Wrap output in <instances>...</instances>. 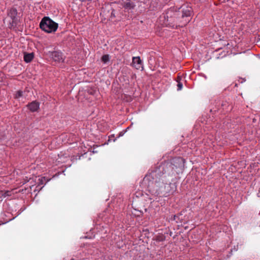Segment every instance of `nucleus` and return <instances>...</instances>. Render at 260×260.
<instances>
[{
    "mask_svg": "<svg viewBox=\"0 0 260 260\" xmlns=\"http://www.w3.org/2000/svg\"><path fill=\"white\" fill-rule=\"evenodd\" d=\"M132 63L136 69L139 70L141 68L142 60L140 57H133Z\"/></svg>",
    "mask_w": 260,
    "mask_h": 260,
    "instance_id": "0eeeda50",
    "label": "nucleus"
},
{
    "mask_svg": "<svg viewBox=\"0 0 260 260\" xmlns=\"http://www.w3.org/2000/svg\"><path fill=\"white\" fill-rule=\"evenodd\" d=\"M23 96V92L21 90L17 91L15 94V99H19Z\"/></svg>",
    "mask_w": 260,
    "mask_h": 260,
    "instance_id": "f8f14e48",
    "label": "nucleus"
},
{
    "mask_svg": "<svg viewBox=\"0 0 260 260\" xmlns=\"http://www.w3.org/2000/svg\"><path fill=\"white\" fill-rule=\"evenodd\" d=\"M50 57L53 61L60 62L63 61L62 53L61 52L55 51L50 53Z\"/></svg>",
    "mask_w": 260,
    "mask_h": 260,
    "instance_id": "7ed1b4c3",
    "label": "nucleus"
},
{
    "mask_svg": "<svg viewBox=\"0 0 260 260\" xmlns=\"http://www.w3.org/2000/svg\"><path fill=\"white\" fill-rule=\"evenodd\" d=\"M122 5L125 9L130 10L134 9L136 6V0H125L122 1Z\"/></svg>",
    "mask_w": 260,
    "mask_h": 260,
    "instance_id": "20e7f679",
    "label": "nucleus"
},
{
    "mask_svg": "<svg viewBox=\"0 0 260 260\" xmlns=\"http://www.w3.org/2000/svg\"><path fill=\"white\" fill-rule=\"evenodd\" d=\"M101 60L104 63H107L109 60V55L108 54L103 55Z\"/></svg>",
    "mask_w": 260,
    "mask_h": 260,
    "instance_id": "ddd939ff",
    "label": "nucleus"
},
{
    "mask_svg": "<svg viewBox=\"0 0 260 260\" xmlns=\"http://www.w3.org/2000/svg\"><path fill=\"white\" fill-rule=\"evenodd\" d=\"M11 19L9 20V27L10 28H14L18 25V17H10Z\"/></svg>",
    "mask_w": 260,
    "mask_h": 260,
    "instance_id": "6e6552de",
    "label": "nucleus"
},
{
    "mask_svg": "<svg viewBox=\"0 0 260 260\" xmlns=\"http://www.w3.org/2000/svg\"><path fill=\"white\" fill-rule=\"evenodd\" d=\"M89 93H90V94H93V92H92V91H89Z\"/></svg>",
    "mask_w": 260,
    "mask_h": 260,
    "instance_id": "f3484780",
    "label": "nucleus"
},
{
    "mask_svg": "<svg viewBox=\"0 0 260 260\" xmlns=\"http://www.w3.org/2000/svg\"><path fill=\"white\" fill-rule=\"evenodd\" d=\"M34 55L32 53H25L24 55V60L26 62H30L34 58Z\"/></svg>",
    "mask_w": 260,
    "mask_h": 260,
    "instance_id": "1a4fd4ad",
    "label": "nucleus"
},
{
    "mask_svg": "<svg viewBox=\"0 0 260 260\" xmlns=\"http://www.w3.org/2000/svg\"><path fill=\"white\" fill-rule=\"evenodd\" d=\"M174 11H175L176 12L177 9L175 8V7H173V8L171 7L170 9V10H169L168 14H169V12H174Z\"/></svg>",
    "mask_w": 260,
    "mask_h": 260,
    "instance_id": "2eb2a0df",
    "label": "nucleus"
},
{
    "mask_svg": "<svg viewBox=\"0 0 260 260\" xmlns=\"http://www.w3.org/2000/svg\"><path fill=\"white\" fill-rule=\"evenodd\" d=\"M179 9H180L182 12L181 16H191L192 14V9L187 5L182 6Z\"/></svg>",
    "mask_w": 260,
    "mask_h": 260,
    "instance_id": "39448f33",
    "label": "nucleus"
},
{
    "mask_svg": "<svg viewBox=\"0 0 260 260\" xmlns=\"http://www.w3.org/2000/svg\"><path fill=\"white\" fill-rule=\"evenodd\" d=\"M17 14L18 13L16 9L12 8L8 12V16H16Z\"/></svg>",
    "mask_w": 260,
    "mask_h": 260,
    "instance_id": "9d476101",
    "label": "nucleus"
},
{
    "mask_svg": "<svg viewBox=\"0 0 260 260\" xmlns=\"http://www.w3.org/2000/svg\"><path fill=\"white\" fill-rule=\"evenodd\" d=\"M176 215H174V220H176Z\"/></svg>",
    "mask_w": 260,
    "mask_h": 260,
    "instance_id": "dca6fc26",
    "label": "nucleus"
},
{
    "mask_svg": "<svg viewBox=\"0 0 260 260\" xmlns=\"http://www.w3.org/2000/svg\"><path fill=\"white\" fill-rule=\"evenodd\" d=\"M176 168V166L169 162L162 164L145 176L143 183L151 193L166 196L176 189L174 182Z\"/></svg>",
    "mask_w": 260,
    "mask_h": 260,
    "instance_id": "f257e3e1",
    "label": "nucleus"
},
{
    "mask_svg": "<svg viewBox=\"0 0 260 260\" xmlns=\"http://www.w3.org/2000/svg\"><path fill=\"white\" fill-rule=\"evenodd\" d=\"M40 28L47 33H52L56 31L58 28V24L50 17H43L40 23Z\"/></svg>",
    "mask_w": 260,
    "mask_h": 260,
    "instance_id": "f03ea898",
    "label": "nucleus"
},
{
    "mask_svg": "<svg viewBox=\"0 0 260 260\" xmlns=\"http://www.w3.org/2000/svg\"><path fill=\"white\" fill-rule=\"evenodd\" d=\"M10 192L9 191H7L5 192H4L3 191H0V197H3L5 198L6 197L9 196Z\"/></svg>",
    "mask_w": 260,
    "mask_h": 260,
    "instance_id": "4468645a",
    "label": "nucleus"
},
{
    "mask_svg": "<svg viewBox=\"0 0 260 260\" xmlns=\"http://www.w3.org/2000/svg\"><path fill=\"white\" fill-rule=\"evenodd\" d=\"M27 107L31 112H36L39 109L40 103L36 101H32L28 104Z\"/></svg>",
    "mask_w": 260,
    "mask_h": 260,
    "instance_id": "423d86ee",
    "label": "nucleus"
},
{
    "mask_svg": "<svg viewBox=\"0 0 260 260\" xmlns=\"http://www.w3.org/2000/svg\"><path fill=\"white\" fill-rule=\"evenodd\" d=\"M181 78L179 77H178L177 82V87L178 90H180L182 89L183 84L180 82Z\"/></svg>",
    "mask_w": 260,
    "mask_h": 260,
    "instance_id": "9b49d317",
    "label": "nucleus"
}]
</instances>
